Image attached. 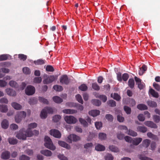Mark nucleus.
Here are the masks:
<instances>
[{
	"mask_svg": "<svg viewBox=\"0 0 160 160\" xmlns=\"http://www.w3.org/2000/svg\"><path fill=\"white\" fill-rule=\"evenodd\" d=\"M129 78V75L128 74L125 73L122 75V79L124 81H126Z\"/></svg>",
	"mask_w": 160,
	"mask_h": 160,
	"instance_id": "52",
	"label": "nucleus"
},
{
	"mask_svg": "<svg viewBox=\"0 0 160 160\" xmlns=\"http://www.w3.org/2000/svg\"><path fill=\"white\" fill-rule=\"evenodd\" d=\"M26 113L24 111L18 112L15 117L16 122L17 123H19L22 118H24L26 117Z\"/></svg>",
	"mask_w": 160,
	"mask_h": 160,
	"instance_id": "5",
	"label": "nucleus"
},
{
	"mask_svg": "<svg viewBox=\"0 0 160 160\" xmlns=\"http://www.w3.org/2000/svg\"><path fill=\"white\" fill-rule=\"evenodd\" d=\"M42 81L41 77H37L34 78V82L36 83H40Z\"/></svg>",
	"mask_w": 160,
	"mask_h": 160,
	"instance_id": "60",
	"label": "nucleus"
},
{
	"mask_svg": "<svg viewBox=\"0 0 160 160\" xmlns=\"http://www.w3.org/2000/svg\"><path fill=\"white\" fill-rule=\"evenodd\" d=\"M44 80L43 81V82L44 84H48L54 81L57 79V77L56 76H48L46 74L44 75Z\"/></svg>",
	"mask_w": 160,
	"mask_h": 160,
	"instance_id": "3",
	"label": "nucleus"
},
{
	"mask_svg": "<svg viewBox=\"0 0 160 160\" xmlns=\"http://www.w3.org/2000/svg\"><path fill=\"white\" fill-rule=\"evenodd\" d=\"M109 149L111 151L115 152H118L119 151L118 149L117 148L112 145L110 146L109 147Z\"/></svg>",
	"mask_w": 160,
	"mask_h": 160,
	"instance_id": "38",
	"label": "nucleus"
},
{
	"mask_svg": "<svg viewBox=\"0 0 160 160\" xmlns=\"http://www.w3.org/2000/svg\"><path fill=\"white\" fill-rule=\"evenodd\" d=\"M111 96L112 98L116 100L119 101L120 99L121 98L120 96L117 93L111 94Z\"/></svg>",
	"mask_w": 160,
	"mask_h": 160,
	"instance_id": "30",
	"label": "nucleus"
},
{
	"mask_svg": "<svg viewBox=\"0 0 160 160\" xmlns=\"http://www.w3.org/2000/svg\"><path fill=\"white\" fill-rule=\"evenodd\" d=\"M139 157L141 160H153L150 158L145 157L144 156L141 155H139Z\"/></svg>",
	"mask_w": 160,
	"mask_h": 160,
	"instance_id": "48",
	"label": "nucleus"
},
{
	"mask_svg": "<svg viewBox=\"0 0 160 160\" xmlns=\"http://www.w3.org/2000/svg\"><path fill=\"white\" fill-rule=\"evenodd\" d=\"M60 82L62 84H68L69 82V80L68 77L66 75L62 76L60 78Z\"/></svg>",
	"mask_w": 160,
	"mask_h": 160,
	"instance_id": "11",
	"label": "nucleus"
},
{
	"mask_svg": "<svg viewBox=\"0 0 160 160\" xmlns=\"http://www.w3.org/2000/svg\"><path fill=\"white\" fill-rule=\"evenodd\" d=\"M144 123L146 126L151 128H157L156 124L152 121H148L145 122Z\"/></svg>",
	"mask_w": 160,
	"mask_h": 160,
	"instance_id": "12",
	"label": "nucleus"
},
{
	"mask_svg": "<svg viewBox=\"0 0 160 160\" xmlns=\"http://www.w3.org/2000/svg\"><path fill=\"white\" fill-rule=\"evenodd\" d=\"M92 88L95 90L98 91L100 89L99 86L96 83H93L92 84Z\"/></svg>",
	"mask_w": 160,
	"mask_h": 160,
	"instance_id": "42",
	"label": "nucleus"
},
{
	"mask_svg": "<svg viewBox=\"0 0 160 160\" xmlns=\"http://www.w3.org/2000/svg\"><path fill=\"white\" fill-rule=\"evenodd\" d=\"M105 159L106 160H112L113 158L111 154H108L105 156Z\"/></svg>",
	"mask_w": 160,
	"mask_h": 160,
	"instance_id": "53",
	"label": "nucleus"
},
{
	"mask_svg": "<svg viewBox=\"0 0 160 160\" xmlns=\"http://www.w3.org/2000/svg\"><path fill=\"white\" fill-rule=\"evenodd\" d=\"M147 70V67L145 65L142 66V67L140 68L139 71V74L140 75H142L144 73L145 71Z\"/></svg>",
	"mask_w": 160,
	"mask_h": 160,
	"instance_id": "24",
	"label": "nucleus"
},
{
	"mask_svg": "<svg viewBox=\"0 0 160 160\" xmlns=\"http://www.w3.org/2000/svg\"><path fill=\"white\" fill-rule=\"evenodd\" d=\"M76 98L77 100L80 103H83V100L82 99L81 96L79 94H78L76 95Z\"/></svg>",
	"mask_w": 160,
	"mask_h": 160,
	"instance_id": "43",
	"label": "nucleus"
},
{
	"mask_svg": "<svg viewBox=\"0 0 160 160\" xmlns=\"http://www.w3.org/2000/svg\"><path fill=\"white\" fill-rule=\"evenodd\" d=\"M99 114V111L97 110H91L89 112V114L93 117L98 116Z\"/></svg>",
	"mask_w": 160,
	"mask_h": 160,
	"instance_id": "17",
	"label": "nucleus"
},
{
	"mask_svg": "<svg viewBox=\"0 0 160 160\" xmlns=\"http://www.w3.org/2000/svg\"><path fill=\"white\" fill-rule=\"evenodd\" d=\"M153 119L155 122L158 123L160 121V117L156 115H154L153 116Z\"/></svg>",
	"mask_w": 160,
	"mask_h": 160,
	"instance_id": "45",
	"label": "nucleus"
},
{
	"mask_svg": "<svg viewBox=\"0 0 160 160\" xmlns=\"http://www.w3.org/2000/svg\"><path fill=\"white\" fill-rule=\"evenodd\" d=\"M9 56V55H0V61L5 60L7 59Z\"/></svg>",
	"mask_w": 160,
	"mask_h": 160,
	"instance_id": "39",
	"label": "nucleus"
},
{
	"mask_svg": "<svg viewBox=\"0 0 160 160\" xmlns=\"http://www.w3.org/2000/svg\"><path fill=\"white\" fill-rule=\"evenodd\" d=\"M20 160H29V158L25 155H22L20 157Z\"/></svg>",
	"mask_w": 160,
	"mask_h": 160,
	"instance_id": "63",
	"label": "nucleus"
},
{
	"mask_svg": "<svg viewBox=\"0 0 160 160\" xmlns=\"http://www.w3.org/2000/svg\"><path fill=\"white\" fill-rule=\"evenodd\" d=\"M45 63L44 61L41 59L37 60L34 61V63L36 65H42Z\"/></svg>",
	"mask_w": 160,
	"mask_h": 160,
	"instance_id": "36",
	"label": "nucleus"
},
{
	"mask_svg": "<svg viewBox=\"0 0 160 160\" xmlns=\"http://www.w3.org/2000/svg\"><path fill=\"white\" fill-rule=\"evenodd\" d=\"M150 142V141L148 139L144 140L142 142V144L144 146L148 147L149 145Z\"/></svg>",
	"mask_w": 160,
	"mask_h": 160,
	"instance_id": "33",
	"label": "nucleus"
},
{
	"mask_svg": "<svg viewBox=\"0 0 160 160\" xmlns=\"http://www.w3.org/2000/svg\"><path fill=\"white\" fill-rule=\"evenodd\" d=\"M79 120L80 123L84 126L86 127L88 126V124L84 119L81 118H80Z\"/></svg>",
	"mask_w": 160,
	"mask_h": 160,
	"instance_id": "35",
	"label": "nucleus"
},
{
	"mask_svg": "<svg viewBox=\"0 0 160 160\" xmlns=\"http://www.w3.org/2000/svg\"><path fill=\"white\" fill-rule=\"evenodd\" d=\"M95 126L97 129H99L102 127V123L100 122H96Z\"/></svg>",
	"mask_w": 160,
	"mask_h": 160,
	"instance_id": "59",
	"label": "nucleus"
},
{
	"mask_svg": "<svg viewBox=\"0 0 160 160\" xmlns=\"http://www.w3.org/2000/svg\"><path fill=\"white\" fill-rule=\"evenodd\" d=\"M8 111L7 106L6 105H0V111L3 113L7 112Z\"/></svg>",
	"mask_w": 160,
	"mask_h": 160,
	"instance_id": "21",
	"label": "nucleus"
},
{
	"mask_svg": "<svg viewBox=\"0 0 160 160\" xmlns=\"http://www.w3.org/2000/svg\"><path fill=\"white\" fill-rule=\"evenodd\" d=\"M95 149L98 151H103L105 150V148L103 145L98 144L96 146Z\"/></svg>",
	"mask_w": 160,
	"mask_h": 160,
	"instance_id": "25",
	"label": "nucleus"
},
{
	"mask_svg": "<svg viewBox=\"0 0 160 160\" xmlns=\"http://www.w3.org/2000/svg\"><path fill=\"white\" fill-rule=\"evenodd\" d=\"M53 88L57 91H61L63 89L62 87L61 86L58 85H54L53 87Z\"/></svg>",
	"mask_w": 160,
	"mask_h": 160,
	"instance_id": "37",
	"label": "nucleus"
},
{
	"mask_svg": "<svg viewBox=\"0 0 160 160\" xmlns=\"http://www.w3.org/2000/svg\"><path fill=\"white\" fill-rule=\"evenodd\" d=\"M37 124L35 123H32L28 126V128L26 131H24V128L21 129L17 133L16 137L19 139L25 140L27 137H30L33 135H37L39 134L38 131L34 130L32 131L31 129L36 128Z\"/></svg>",
	"mask_w": 160,
	"mask_h": 160,
	"instance_id": "1",
	"label": "nucleus"
},
{
	"mask_svg": "<svg viewBox=\"0 0 160 160\" xmlns=\"http://www.w3.org/2000/svg\"><path fill=\"white\" fill-rule=\"evenodd\" d=\"M125 132L133 137H135L137 135V133L136 132L131 129L128 130L127 132Z\"/></svg>",
	"mask_w": 160,
	"mask_h": 160,
	"instance_id": "22",
	"label": "nucleus"
},
{
	"mask_svg": "<svg viewBox=\"0 0 160 160\" xmlns=\"http://www.w3.org/2000/svg\"><path fill=\"white\" fill-rule=\"evenodd\" d=\"M45 146L47 148L52 150H54L56 149L55 147L53 144L51 140L47 136H45L44 138Z\"/></svg>",
	"mask_w": 160,
	"mask_h": 160,
	"instance_id": "2",
	"label": "nucleus"
},
{
	"mask_svg": "<svg viewBox=\"0 0 160 160\" xmlns=\"http://www.w3.org/2000/svg\"><path fill=\"white\" fill-rule=\"evenodd\" d=\"M80 139L79 137L75 134H71L68 137L67 141L68 142L71 143L72 141H77Z\"/></svg>",
	"mask_w": 160,
	"mask_h": 160,
	"instance_id": "8",
	"label": "nucleus"
},
{
	"mask_svg": "<svg viewBox=\"0 0 160 160\" xmlns=\"http://www.w3.org/2000/svg\"><path fill=\"white\" fill-rule=\"evenodd\" d=\"M58 143L60 146L63 148L68 149H69L70 148V146L64 142L59 141L58 142Z\"/></svg>",
	"mask_w": 160,
	"mask_h": 160,
	"instance_id": "18",
	"label": "nucleus"
},
{
	"mask_svg": "<svg viewBox=\"0 0 160 160\" xmlns=\"http://www.w3.org/2000/svg\"><path fill=\"white\" fill-rule=\"evenodd\" d=\"M149 92L154 97L157 98L159 96L158 93L152 89H150L149 90Z\"/></svg>",
	"mask_w": 160,
	"mask_h": 160,
	"instance_id": "23",
	"label": "nucleus"
},
{
	"mask_svg": "<svg viewBox=\"0 0 160 160\" xmlns=\"http://www.w3.org/2000/svg\"><path fill=\"white\" fill-rule=\"evenodd\" d=\"M147 104L150 107L153 108L157 106V104L154 101H149L147 102Z\"/></svg>",
	"mask_w": 160,
	"mask_h": 160,
	"instance_id": "31",
	"label": "nucleus"
},
{
	"mask_svg": "<svg viewBox=\"0 0 160 160\" xmlns=\"http://www.w3.org/2000/svg\"><path fill=\"white\" fill-rule=\"evenodd\" d=\"M124 110L127 114H130L131 112V108L129 107L125 106L124 107Z\"/></svg>",
	"mask_w": 160,
	"mask_h": 160,
	"instance_id": "58",
	"label": "nucleus"
},
{
	"mask_svg": "<svg viewBox=\"0 0 160 160\" xmlns=\"http://www.w3.org/2000/svg\"><path fill=\"white\" fill-rule=\"evenodd\" d=\"M11 104L12 107L16 110H19L22 108V106L20 104L16 102H13Z\"/></svg>",
	"mask_w": 160,
	"mask_h": 160,
	"instance_id": "15",
	"label": "nucleus"
},
{
	"mask_svg": "<svg viewBox=\"0 0 160 160\" xmlns=\"http://www.w3.org/2000/svg\"><path fill=\"white\" fill-rule=\"evenodd\" d=\"M18 58L20 60L25 61L27 57L24 54H19L18 55Z\"/></svg>",
	"mask_w": 160,
	"mask_h": 160,
	"instance_id": "54",
	"label": "nucleus"
},
{
	"mask_svg": "<svg viewBox=\"0 0 160 160\" xmlns=\"http://www.w3.org/2000/svg\"><path fill=\"white\" fill-rule=\"evenodd\" d=\"M39 100L40 102H42L44 103L48 104V101L47 99L42 97H39Z\"/></svg>",
	"mask_w": 160,
	"mask_h": 160,
	"instance_id": "47",
	"label": "nucleus"
},
{
	"mask_svg": "<svg viewBox=\"0 0 160 160\" xmlns=\"http://www.w3.org/2000/svg\"><path fill=\"white\" fill-rule=\"evenodd\" d=\"M92 102L93 104L97 106H99L101 104V102L98 100H93L92 101Z\"/></svg>",
	"mask_w": 160,
	"mask_h": 160,
	"instance_id": "44",
	"label": "nucleus"
},
{
	"mask_svg": "<svg viewBox=\"0 0 160 160\" xmlns=\"http://www.w3.org/2000/svg\"><path fill=\"white\" fill-rule=\"evenodd\" d=\"M1 125L3 128L4 129L7 128L9 125L8 120L6 119L3 120L2 122Z\"/></svg>",
	"mask_w": 160,
	"mask_h": 160,
	"instance_id": "20",
	"label": "nucleus"
},
{
	"mask_svg": "<svg viewBox=\"0 0 160 160\" xmlns=\"http://www.w3.org/2000/svg\"><path fill=\"white\" fill-rule=\"evenodd\" d=\"M58 157L61 160H68L67 158L65 157L63 155H58Z\"/></svg>",
	"mask_w": 160,
	"mask_h": 160,
	"instance_id": "64",
	"label": "nucleus"
},
{
	"mask_svg": "<svg viewBox=\"0 0 160 160\" xmlns=\"http://www.w3.org/2000/svg\"><path fill=\"white\" fill-rule=\"evenodd\" d=\"M99 98L103 102H105L107 100V97L104 95H100Z\"/></svg>",
	"mask_w": 160,
	"mask_h": 160,
	"instance_id": "62",
	"label": "nucleus"
},
{
	"mask_svg": "<svg viewBox=\"0 0 160 160\" xmlns=\"http://www.w3.org/2000/svg\"><path fill=\"white\" fill-rule=\"evenodd\" d=\"M50 134L53 137L59 138L61 137V133L58 130L56 129H52L50 131Z\"/></svg>",
	"mask_w": 160,
	"mask_h": 160,
	"instance_id": "9",
	"label": "nucleus"
},
{
	"mask_svg": "<svg viewBox=\"0 0 160 160\" xmlns=\"http://www.w3.org/2000/svg\"><path fill=\"white\" fill-rule=\"evenodd\" d=\"M41 153L47 157L51 156L52 155L51 152L48 150H42L41 151Z\"/></svg>",
	"mask_w": 160,
	"mask_h": 160,
	"instance_id": "16",
	"label": "nucleus"
},
{
	"mask_svg": "<svg viewBox=\"0 0 160 160\" xmlns=\"http://www.w3.org/2000/svg\"><path fill=\"white\" fill-rule=\"evenodd\" d=\"M62 112L66 114H72L76 113L77 112V111L73 109H65L62 110Z\"/></svg>",
	"mask_w": 160,
	"mask_h": 160,
	"instance_id": "14",
	"label": "nucleus"
},
{
	"mask_svg": "<svg viewBox=\"0 0 160 160\" xmlns=\"http://www.w3.org/2000/svg\"><path fill=\"white\" fill-rule=\"evenodd\" d=\"M147 136L149 138L153 139H155L157 138V137L156 136L153 135L151 132L148 133H147Z\"/></svg>",
	"mask_w": 160,
	"mask_h": 160,
	"instance_id": "56",
	"label": "nucleus"
},
{
	"mask_svg": "<svg viewBox=\"0 0 160 160\" xmlns=\"http://www.w3.org/2000/svg\"><path fill=\"white\" fill-rule=\"evenodd\" d=\"M137 131L144 133L147 131V128L144 127L138 126L137 128Z\"/></svg>",
	"mask_w": 160,
	"mask_h": 160,
	"instance_id": "26",
	"label": "nucleus"
},
{
	"mask_svg": "<svg viewBox=\"0 0 160 160\" xmlns=\"http://www.w3.org/2000/svg\"><path fill=\"white\" fill-rule=\"evenodd\" d=\"M9 85L11 87L17 88L18 86L17 83L15 81L11 80L9 83Z\"/></svg>",
	"mask_w": 160,
	"mask_h": 160,
	"instance_id": "27",
	"label": "nucleus"
},
{
	"mask_svg": "<svg viewBox=\"0 0 160 160\" xmlns=\"http://www.w3.org/2000/svg\"><path fill=\"white\" fill-rule=\"evenodd\" d=\"M142 138H135L133 139L132 143L134 145H137L142 141Z\"/></svg>",
	"mask_w": 160,
	"mask_h": 160,
	"instance_id": "19",
	"label": "nucleus"
},
{
	"mask_svg": "<svg viewBox=\"0 0 160 160\" xmlns=\"http://www.w3.org/2000/svg\"><path fill=\"white\" fill-rule=\"evenodd\" d=\"M153 86L158 91H160V86L158 84L154 83H153Z\"/></svg>",
	"mask_w": 160,
	"mask_h": 160,
	"instance_id": "61",
	"label": "nucleus"
},
{
	"mask_svg": "<svg viewBox=\"0 0 160 160\" xmlns=\"http://www.w3.org/2000/svg\"><path fill=\"white\" fill-rule=\"evenodd\" d=\"M128 85L131 88H134V81L133 79H130L128 81Z\"/></svg>",
	"mask_w": 160,
	"mask_h": 160,
	"instance_id": "28",
	"label": "nucleus"
},
{
	"mask_svg": "<svg viewBox=\"0 0 160 160\" xmlns=\"http://www.w3.org/2000/svg\"><path fill=\"white\" fill-rule=\"evenodd\" d=\"M61 118V116L59 115H55L53 118L52 120L54 122H57L59 121Z\"/></svg>",
	"mask_w": 160,
	"mask_h": 160,
	"instance_id": "40",
	"label": "nucleus"
},
{
	"mask_svg": "<svg viewBox=\"0 0 160 160\" xmlns=\"http://www.w3.org/2000/svg\"><path fill=\"white\" fill-rule=\"evenodd\" d=\"M124 139L126 142L131 143H132L133 140V139H132L131 137L128 136L125 137Z\"/></svg>",
	"mask_w": 160,
	"mask_h": 160,
	"instance_id": "57",
	"label": "nucleus"
},
{
	"mask_svg": "<svg viewBox=\"0 0 160 160\" xmlns=\"http://www.w3.org/2000/svg\"><path fill=\"white\" fill-rule=\"evenodd\" d=\"M79 89L82 91H85L88 89L87 86L85 84H82L79 87Z\"/></svg>",
	"mask_w": 160,
	"mask_h": 160,
	"instance_id": "41",
	"label": "nucleus"
},
{
	"mask_svg": "<svg viewBox=\"0 0 160 160\" xmlns=\"http://www.w3.org/2000/svg\"><path fill=\"white\" fill-rule=\"evenodd\" d=\"M6 93L9 96L14 97L16 96V91L10 88H8L5 89Z\"/></svg>",
	"mask_w": 160,
	"mask_h": 160,
	"instance_id": "10",
	"label": "nucleus"
},
{
	"mask_svg": "<svg viewBox=\"0 0 160 160\" xmlns=\"http://www.w3.org/2000/svg\"><path fill=\"white\" fill-rule=\"evenodd\" d=\"M105 118L109 121H112L113 120V116L110 114H107L105 116Z\"/></svg>",
	"mask_w": 160,
	"mask_h": 160,
	"instance_id": "51",
	"label": "nucleus"
},
{
	"mask_svg": "<svg viewBox=\"0 0 160 160\" xmlns=\"http://www.w3.org/2000/svg\"><path fill=\"white\" fill-rule=\"evenodd\" d=\"M10 157V153L8 151H6L2 153L1 155V158L3 159H8Z\"/></svg>",
	"mask_w": 160,
	"mask_h": 160,
	"instance_id": "13",
	"label": "nucleus"
},
{
	"mask_svg": "<svg viewBox=\"0 0 160 160\" xmlns=\"http://www.w3.org/2000/svg\"><path fill=\"white\" fill-rule=\"evenodd\" d=\"M7 84V82L5 81L0 80V87H5Z\"/></svg>",
	"mask_w": 160,
	"mask_h": 160,
	"instance_id": "55",
	"label": "nucleus"
},
{
	"mask_svg": "<svg viewBox=\"0 0 160 160\" xmlns=\"http://www.w3.org/2000/svg\"><path fill=\"white\" fill-rule=\"evenodd\" d=\"M137 108L140 110H144L147 109V106L143 104H140L137 106Z\"/></svg>",
	"mask_w": 160,
	"mask_h": 160,
	"instance_id": "32",
	"label": "nucleus"
},
{
	"mask_svg": "<svg viewBox=\"0 0 160 160\" xmlns=\"http://www.w3.org/2000/svg\"><path fill=\"white\" fill-rule=\"evenodd\" d=\"M23 73L26 74H29L30 73V71L29 68L27 67H25L22 69Z\"/></svg>",
	"mask_w": 160,
	"mask_h": 160,
	"instance_id": "49",
	"label": "nucleus"
},
{
	"mask_svg": "<svg viewBox=\"0 0 160 160\" xmlns=\"http://www.w3.org/2000/svg\"><path fill=\"white\" fill-rule=\"evenodd\" d=\"M37 100L34 98H32L30 99L29 103L30 105H33L37 103Z\"/></svg>",
	"mask_w": 160,
	"mask_h": 160,
	"instance_id": "50",
	"label": "nucleus"
},
{
	"mask_svg": "<svg viewBox=\"0 0 160 160\" xmlns=\"http://www.w3.org/2000/svg\"><path fill=\"white\" fill-rule=\"evenodd\" d=\"M8 141L9 143L11 144H15L17 143V140L12 138H8Z\"/></svg>",
	"mask_w": 160,
	"mask_h": 160,
	"instance_id": "34",
	"label": "nucleus"
},
{
	"mask_svg": "<svg viewBox=\"0 0 160 160\" xmlns=\"http://www.w3.org/2000/svg\"><path fill=\"white\" fill-rule=\"evenodd\" d=\"M53 112V110L52 108H46L41 111L40 117L42 118H45L47 117L48 113H52Z\"/></svg>",
	"mask_w": 160,
	"mask_h": 160,
	"instance_id": "4",
	"label": "nucleus"
},
{
	"mask_svg": "<svg viewBox=\"0 0 160 160\" xmlns=\"http://www.w3.org/2000/svg\"><path fill=\"white\" fill-rule=\"evenodd\" d=\"M64 119L65 121L69 124H74L77 121V119L72 116H66L64 117Z\"/></svg>",
	"mask_w": 160,
	"mask_h": 160,
	"instance_id": "6",
	"label": "nucleus"
},
{
	"mask_svg": "<svg viewBox=\"0 0 160 160\" xmlns=\"http://www.w3.org/2000/svg\"><path fill=\"white\" fill-rule=\"evenodd\" d=\"M35 88L31 85L27 87L25 90L26 93L28 95H31L35 92Z\"/></svg>",
	"mask_w": 160,
	"mask_h": 160,
	"instance_id": "7",
	"label": "nucleus"
},
{
	"mask_svg": "<svg viewBox=\"0 0 160 160\" xmlns=\"http://www.w3.org/2000/svg\"><path fill=\"white\" fill-rule=\"evenodd\" d=\"M53 100L54 102L57 103H61L62 101V99L61 98L57 96L54 97L53 98Z\"/></svg>",
	"mask_w": 160,
	"mask_h": 160,
	"instance_id": "29",
	"label": "nucleus"
},
{
	"mask_svg": "<svg viewBox=\"0 0 160 160\" xmlns=\"http://www.w3.org/2000/svg\"><path fill=\"white\" fill-rule=\"evenodd\" d=\"M106 137V134L103 133H100L99 134V138L101 140L105 139Z\"/></svg>",
	"mask_w": 160,
	"mask_h": 160,
	"instance_id": "46",
	"label": "nucleus"
}]
</instances>
